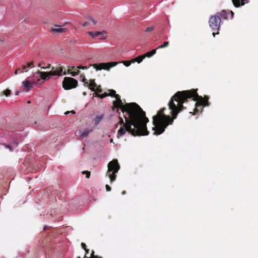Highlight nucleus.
I'll use <instances>...</instances> for the list:
<instances>
[{"mask_svg": "<svg viewBox=\"0 0 258 258\" xmlns=\"http://www.w3.org/2000/svg\"><path fill=\"white\" fill-rule=\"evenodd\" d=\"M113 142V140L112 139H111L110 140V142Z\"/></svg>", "mask_w": 258, "mask_h": 258, "instance_id": "de8ad7c7", "label": "nucleus"}, {"mask_svg": "<svg viewBox=\"0 0 258 258\" xmlns=\"http://www.w3.org/2000/svg\"><path fill=\"white\" fill-rule=\"evenodd\" d=\"M67 29L66 28H62L60 27H59L58 28H52L51 29V31L54 33H64L67 31Z\"/></svg>", "mask_w": 258, "mask_h": 258, "instance_id": "2eb2a0df", "label": "nucleus"}, {"mask_svg": "<svg viewBox=\"0 0 258 258\" xmlns=\"http://www.w3.org/2000/svg\"><path fill=\"white\" fill-rule=\"evenodd\" d=\"M120 168V166L117 159H113L108 164V170L107 175L110 178L111 182L115 181L116 179V173H117Z\"/></svg>", "mask_w": 258, "mask_h": 258, "instance_id": "20e7f679", "label": "nucleus"}, {"mask_svg": "<svg viewBox=\"0 0 258 258\" xmlns=\"http://www.w3.org/2000/svg\"><path fill=\"white\" fill-rule=\"evenodd\" d=\"M55 26L57 27H60V26H57V25H55Z\"/></svg>", "mask_w": 258, "mask_h": 258, "instance_id": "8fccbe9b", "label": "nucleus"}, {"mask_svg": "<svg viewBox=\"0 0 258 258\" xmlns=\"http://www.w3.org/2000/svg\"><path fill=\"white\" fill-rule=\"evenodd\" d=\"M70 113V111H67V112L65 113V114H69V113Z\"/></svg>", "mask_w": 258, "mask_h": 258, "instance_id": "c03bdc74", "label": "nucleus"}, {"mask_svg": "<svg viewBox=\"0 0 258 258\" xmlns=\"http://www.w3.org/2000/svg\"><path fill=\"white\" fill-rule=\"evenodd\" d=\"M70 113H73V114H75V113H76V112H75V111L74 110H72V111H70Z\"/></svg>", "mask_w": 258, "mask_h": 258, "instance_id": "37998d69", "label": "nucleus"}, {"mask_svg": "<svg viewBox=\"0 0 258 258\" xmlns=\"http://www.w3.org/2000/svg\"><path fill=\"white\" fill-rule=\"evenodd\" d=\"M5 147L6 148H8L11 151H13V149H12V147L10 145H5Z\"/></svg>", "mask_w": 258, "mask_h": 258, "instance_id": "7c9ffc66", "label": "nucleus"}, {"mask_svg": "<svg viewBox=\"0 0 258 258\" xmlns=\"http://www.w3.org/2000/svg\"><path fill=\"white\" fill-rule=\"evenodd\" d=\"M33 83L29 82L28 80H25L22 82V87L24 88V90L26 92H28L31 88H33Z\"/></svg>", "mask_w": 258, "mask_h": 258, "instance_id": "9b49d317", "label": "nucleus"}, {"mask_svg": "<svg viewBox=\"0 0 258 258\" xmlns=\"http://www.w3.org/2000/svg\"><path fill=\"white\" fill-rule=\"evenodd\" d=\"M89 23L88 22H86L84 23L83 24V25H83L84 27H86V26H88V25H89Z\"/></svg>", "mask_w": 258, "mask_h": 258, "instance_id": "58836bf2", "label": "nucleus"}, {"mask_svg": "<svg viewBox=\"0 0 258 258\" xmlns=\"http://www.w3.org/2000/svg\"><path fill=\"white\" fill-rule=\"evenodd\" d=\"M105 34V31H102V32H89V34L90 36H91L92 37H99L100 36H103V35Z\"/></svg>", "mask_w": 258, "mask_h": 258, "instance_id": "dca6fc26", "label": "nucleus"}, {"mask_svg": "<svg viewBox=\"0 0 258 258\" xmlns=\"http://www.w3.org/2000/svg\"><path fill=\"white\" fill-rule=\"evenodd\" d=\"M41 79L44 80H48L50 78L51 75H49V72H38Z\"/></svg>", "mask_w": 258, "mask_h": 258, "instance_id": "ddd939ff", "label": "nucleus"}, {"mask_svg": "<svg viewBox=\"0 0 258 258\" xmlns=\"http://www.w3.org/2000/svg\"><path fill=\"white\" fill-rule=\"evenodd\" d=\"M85 258H102L101 256H99L98 255H96L94 254V251L93 250L92 251V252L91 253L90 256L88 257L87 255H85Z\"/></svg>", "mask_w": 258, "mask_h": 258, "instance_id": "5701e85b", "label": "nucleus"}, {"mask_svg": "<svg viewBox=\"0 0 258 258\" xmlns=\"http://www.w3.org/2000/svg\"><path fill=\"white\" fill-rule=\"evenodd\" d=\"M188 98H171L168 105L169 109L171 110V116L165 114L164 111L166 110L165 107L161 108L157 112V114L153 116L154 134L156 135L161 134L169 125L172 124L174 120L177 118L178 114L185 108L183 104Z\"/></svg>", "mask_w": 258, "mask_h": 258, "instance_id": "f03ea898", "label": "nucleus"}, {"mask_svg": "<svg viewBox=\"0 0 258 258\" xmlns=\"http://www.w3.org/2000/svg\"><path fill=\"white\" fill-rule=\"evenodd\" d=\"M33 62H30L27 64V67L29 68H33Z\"/></svg>", "mask_w": 258, "mask_h": 258, "instance_id": "c9c22d12", "label": "nucleus"}, {"mask_svg": "<svg viewBox=\"0 0 258 258\" xmlns=\"http://www.w3.org/2000/svg\"><path fill=\"white\" fill-rule=\"evenodd\" d=\"M12 144H13L14 146L16 147L18 146V145L19 144V143H18V142H17V141H15V140H13Z\"/></svg>", "mask_w": 258, "mask_h": 258, "instance_id": "c756f323", "label": "nucleus"}, {"mask_svg": "<svg viewBox=\"0 0 258 258\" xmlns=\"http://www.w3.org/2000/svg\"><path fill=\"white\" fill-rule=\"evenodd\" d=\"M203 97H208V96L207 95H204Z\"/></svg>", "mask_w": 258, "mask_h": 258, "instance_id": "09e8293b", "label": "nucleus"}, {"mask_svg": "<svg viewBox=\"0 0 258 258\" xmlns=\"http://www.w3.org/2000/svg\"><path fill=\"white\" fill-rule=\"evenodd\" d=\"M28 103H30V101H28Z\"/></svg>", "mask_w": 258, "mask_h": 258, "instance_id": "3c124183", "label": "nucleus"}, {"mask_svg": "<svg viewBox=\"0 0 258 258\" xmlns=\"http://www.w3.org/2000/svg\"><path fill=\"white\" fill-rule=\"evenodd\" d=\"M72 70H74V71H73L71 73V74H72V76H75L78 75L80 73V71L77 68H76L75 67H71L70 69H69V71Z\"/></svg>", "mask_w": 258, "mask_h": 258, "instance_id": "aec40b11", "label": "nucleus"}, {"mask_svg": "<svg viewBox=\"0 0 258 258\" xmlns=\"http://www.w3.org/2000/svg\"><path fill=\"white\" fill-rule=\"evenodd\" d=\"M78 81L71 77H65L62 82V86L65 90H69L76 87Z\"/></svg>", "mask_w": 258, "mask_h": 258, "instance_id": "6e6552de", "label": "nucleus"}, {"mask_svg": "<svg viewBox=\"0 0 258 258\" xmlns=\"http://www.w3.org/2000/svg\"><path fill=\"white\" fill-rule=\"evenodd\" d=\"M113 101L112 109L120 114V109L123 114L125 122L119 117V122L121 126L117 132V137L123 136L126 132L136 136H145L149 134L146 124L149 119L146 117L145 112L136 103H125L124 104L121 98H115Z\"/></svg>", "mask_w": 258, "mask_h": 258, "instance_id": "f257e3e1", "label": "nucleus"}, {"mask_svg": "<svg viewBox=\"0 0 258 258\" xmlns=\"http://www.w3.org/2000/svg\"><path fill=\"white\" fill-rule=\"evenodd\" d=\"M145 58V57L144 54L142 55H140L134 59H132V62L134 63L135 62H138V63H140L143 61V59H144Z\"/></svg>", "mask_w": 258, "mask_h": 258, "instance_id": "a211bd4d", "label": "nucleus"}, {"mask_svg": "<svg viewBox=\"0 0 258 258\" xmlns=\"http://www.w3.org/2000/svg\"><path fill=\"white\" fill-rule=\"evenodd\" d=\"M19 93H20V91H18L16 92V94H15V95L16 96H18L19 95Z\"/></svg>", "mask_w": 258, "mask_h": 258, "instance_id": "79ce46f5", "label": "nucleus"}, {"mask_svg": "<svg viewBox=\"0 0 258 258\" xmlns=\"http://www.w3.org/2000/svg\"><path fill=\"white\" fill-rule=\"evenodd\" d=\"M221 22V18L218 15L212 16L209 19V23L210 27L213 31H217L216 33L215 32L213 33L214 37H215L216 34H219L218 31L220 27Z\"/></svg>", "mask_w": 258, "mask_h": 258, "instance_id": "423d86ee", "label": "nucleus"}, {"mask_svg": "<svg viewBox=\"0 0 258 258\" xmlns=\"http://www.w3.org/2000/svg\"><path fill=\"white\" fill-rule=\"evenodd\" d=\"M63 70L61 67L54 68L53 67L51 71L49 72V75L51 76H60L62 75Z\"/></svg>", "mask_w": 258, "mask_h": 258, "instance_id": "9d476101", "label": "nucleus"}, {"mask_svg": "<svg viewBox=\"0 0 258 258\" xmlns=\"http://www.w3.org/2000/svg\"><path fill=\"white\" fill-rule=\"evenodd\" d=\"M218 15L219 16V17L221 18V19H228V13L226 12V11L223 10L220 13H218Z\"/></svg>", "mask_w": 258, "mask_h": 258, "instance_id": "f3484780", "label": "nucleus"}, {"mask_svg": "<svg viewBox=\"0 0 258 258\" xmlns=\"http://www.w3.org/2000/svg\"><path fill=\"white\" fill-rule=\"evenodd\" d=\"M27 68H28L27 66H22V70H21L22 71H21L20 72H22L23 73V72H27L28 71V70L27 69Z\"/></svg>", "mask_w": 258, "mask_h": 258, "instance_id": "cd10ccee", "label": "nucleus"}, {"mask_svg": "<svg viewBox=\"0 0 258 258\" xmlns=\"http://www.w3.org/2000/svg\"><path fill=\"white\" fill-rule=\"evenodd\" d=\"M11 91L8 89H7L6 90L4 91L1 94V95H5L6 96H8L11 95Z\"/></svg>", "mask_w": 258, "mask_h": 258, "instance_id": "4be33fe9", "label": "nucleus"}, {"mask_svg": "<svg viewBox=\"0 0 258 258\" xmlns=\"http://www.w3.org/2000/svg\"><path fill=\"white\" fill-rule=\"evenodd\" d=\"M82 173L83 174H85L86 177L87 178H89L90 177L91 172L90 171L85 170V171H82Z\"/></svg>", "mask_w": 258, "mask_h": 258, "instance_id": "bb28decb", "label": "nucleus"}, {"mask_svg": "<svg viewBox=\"0 0 258 258\" xmlns=\"http://www.w3.org/2000/svg\"><path fill=\"white\" fill-rule=\"evenodd\" d=\"M21 71V69L20 68H18L17 69L16 71H15V75H17L18 74V73H21V72H20Z\"/></svg>", "mask_w": 258, "mask_h": 258, "instance_id": "2f4dec72", "label": "nucleus"}, {"mask_svg": "<svg viewBox=\"0 0 258 258\" xmlns=\"http://www.w3.org/2000/svg\"><path fill=\"white\" fill-rule=\"evenodd\" d=\"M81 77L83 78L82 81L84 83V85L89 88V82L88 81L87 79H86L84 76H83L82 75H81Z\"/></svg>", "mask_w": 258, "mask_h": 258, "instance_id": "393cba45", "label": "nucleus"}, {"mask_svg": "<svg viewBox=\"0 0 258 258\" xmlns=\"http://www.w3.org/2000/svg\"><path fill=\"white\" fill-rule=\"evenodd\" d=\"M198 89H191L182 91H178L172 97H202L198 95Z\"/></svg>", "mask_w": 258, "mask_h": 258, "instance_id": "0eeeda50", "label": "nucleus"}, {"mask_svg": "<svg viewBox=\"0 0 258 258\" xmlns=\"http://www.w3.org/2000/svg\"><path fill=\"white\" fill-rule=\"evenodd\" d=\"M44 229L45 230L46 229V226H45L44 227Z\"/></svg>", "mask_w": 258, "mask_h": 258, "instance_id": "a18cd8bd", "label": "nucleus"}, {"mask_svg": "<svg viewBox=\"0 0 258 258\" xmlns=\"http://www.w3.org/2000/svg\"><path fill=\"white\" fill-rule=\"evenodd\" d=\"M153 30H154V27H149L146 29V32H150L152 31Z\"/></svg>", "mask_w": 258, "mask_h": 258, "instance_id": "c85d7f7f", "label": "nucleus"}, {"mask_svg": "<svg viewBox=\"0 0 258 258\" xmlns=\"http://www.w3.org/2000/svg\"><path fill=\"white\" fill-rule=\"evenodd\" d=\"M50 64H49L46 67H43L41 68V69H44V70L48 69H50Z\"/></svg>", "mask_w": 258, "mask_h": 258, "instance_id": "e433bc0d", "label": "nucleus"}, {"mask_svg": "<svg viewBox=\"0 0 258 258\" xmlns=\"http://www.w3.org/2000/svg\"><path fill=\"white\" fill-rule=\"evenodd\" d=\"M169 42H168V41L164 42L162 45L158 46L157 49H161V48H165L166 47H167L169 45Z\"/></svg>", "mask_w": 258, "mask_h": 258, "instance_id": "b1692460", "label": "nucleus"}, {"mask_svg": "<svg viewBox=\"0 0 258 258\" xmlns=\"http://www.w3.org/2000/svg\"><path fill=\"white\" fill-rule=\"evenodd\" d=\"M231 13V19H232L233 17L234 13L232 11H230Z\"/></svg>", "mask_w": 258, "mask_h": 258, "instance_id": "a19ab883", "label": "nucleus"}, {"mask_svg": "<svg viewBox=\"0 0 258 258\" xmlns=\"http://www.w3.org/2000/svg\"><path fill=\"white\" fill-rule=\"evenodd\" d=\"M105 187L107 191H110L111 189V187L108 184L106 185Z\"/></svg>", "mask_w": 258, "mask_h": 258, "instance_id": "72a5a7b5", "label": "nucleus"}, {"mask_svg": "<svg viewBox=\"0 0 258 258\" xmlns=\"http://www.w3.org/2000/svg\"><path fill=\"white\" fill-rule=\"evenodd\" d=\"M63 75H66V72H65V71L63 72Z\"/></svg>", "mask_w": 258, "mask_h": 258, "instance_id": "49530a36", "label": "nucleus"}, {"mask_svg": "<svg viewBox=\"0 0 258 258\" xmlns=\"http://www.w3.org/2000/svg\"><path fill=\"white\" fill-rule=\"evenodd\" d=\"M85 252H86L85 255H86V254L89 253V249L87 248L86 249H85Z\"/></svg>", "mask_w": 258, "mask_h": 258, "instance_id": "ea45409f", "label": "nucleus"}, {"mask_svg": "<svg viewBox=\"0 0 258 258\" xmlns=\"http://www.w3.org/2000/svg\"><path fill=\"white\" fill-rule=\"evenodd\" d=\"M122 63L126 67H129L131 64V63H133V62H132V59L131 60L123 61H122Z\"/></svg>", "mask_w": 258, "mask_h": 258, "instance_id": "a878e982", "label": "nucleus"}, {"mask_svg": "<svg viewBox=\"0 0 258 258\" xmlns=\"http://www.w3.org/2000/svg\"><path fill=\"white\" fill-rule=\"evenodd\" d=\"M92 131H93L92 129H91V130L86 129L84 131H82L80 130V131L77 132L76 133L78 134V135L81 137H87V136H88L89 133H90Z\"/></svg>", "mask_w": 258, "mask_h": 258, "instance_id": "f8f14e48", "label": "nucleus"}, {"mask_svg": "<svg viewBox=\"0 0 258 258\" xmlns=\"http://www.w3.org/2000/svg\"><path fill=\"white\" fill-rule=\"evenodd\" d=\"M90 20L93 23V24L94 25H95L97 23V21L95 20H94V19L91 18Z\"/></svg>", "mask_w": 258, "mask_h": 258, "instance_id": "4c0bfd02", "label": "nucleus"}, {"mask_svg": "<svg viewBox=\"0 0 258 258\" xmlns=\"http://www.w3.org/2000/svg\"><path fill=\"white\" fill-rule=\"evenodd\" d=\"M208 99L209 98H192V100L196 101L195 108L194 112H189V113L194 115L202 112L203 107L208 105Z\"/></svg>", "mask_w": 258, "mask_h": 258, "instance_id": "39448f33", "label": "nucleus"}, {"mask_svg": "<svg viewBox=\"0 0 258 258\" xmlns=\"http://www.w3.org/2000/svg\"><path fill=\"white\" fill-rule=\"evenodd\" d=\"M156 50H157V48L153 49L151 51L146 53L145 54H144L145 57H150L152 56L153 55H154L156 53Z\"/></svg>", "mask_w": 258, "mask_h": 258, "instance_id": "6ab92c4d", "label": "nucleus"}, {"mask_svg": "<svg viewBox=\"0 0 258 258\" xmlns=\"http://www.w3.org/2000/svg\"><path fill=\"white\" fill-rule=\"evenodd\" d=\"M117 63L118 62H103L94 64L93 66L96 70H101L103 69L109 71L111 68L115 67Z\"/></svg>", "mask_w": 258, "mask_h": 258, "instance_id": "1a4fd4ad", "label": "nucleus"}, {"mask_svg": "<svg viewBox=\"0 0 258 258\" xmlns=\"http://www.w3.org/2000/svg\"><path fill=\"white\" fill-rule=\"evenodd\" d=\"M234 6L235 7H239L240 6H243L245 4V2H247V0H232Z\"/></svg>", "mask_w": 258, "mask_h": 258, "instance_id": "4468645a", "label": "nucleus"}, {"mask_svg": "<svg viewBox=\"0 0 258 258\" xmlns=\"http://www.w3.org/2000/svg\"><path fill=\"white\" fill-rule=\"evenodd\" d=\"M81 246L85 250L87 248V246L85 243H81Z\"/></svg>", "mask_w": 258, "mask_h": 258, "instance_id": "f704fd0d", "label": "nucleus"}, {"mask_svg": "<svg viewBox=\"0 0 258 258\" xmlns=\"http://www.w3.org/2000/svg\"><path fill=\"white\" fill-rule=\"evenodd\" d=\"M77 69H87V67H83V66H78L77 67Z\"/></svg>", "mask_w": 258, "mask_h": 258, "instance_id": "473e14b6", "label": "nucleus"}, {"mask_svg": "<svg viewBox=\"0 0 258 258\" xmlns=\"http://www.w3.org/2000/svg\"><path fill=\"white\" fill-rule=\"evenodd\" d=\"M103 115H98L95 117L94 119V121L95 125H97L99 124L100 120L103 118Z\"/></svg>", "mask_w": 258, "mask_h": 258, "instance_id": "412c9836", "label": "nucleus"}, {"mask_svg": "<svg viewBox=\"0 0 258 258\" xmlns=\"http://www.w3.org/2000/svg\"><path fill=\"white\" fill-rule=\"evenodd\" d=\"M89 88L94 92L93 97H120L119 95L116 94L115 90L112 89L108 90V92L99 94L98 93L103 92V90L100 85H97L96 84L95 79L90 80Z\"/></svg>", "mask_w": 258, "mask_h": 258, "instance_id": "7ed1b4c3", "label": "nucleus"}]
</instances>
